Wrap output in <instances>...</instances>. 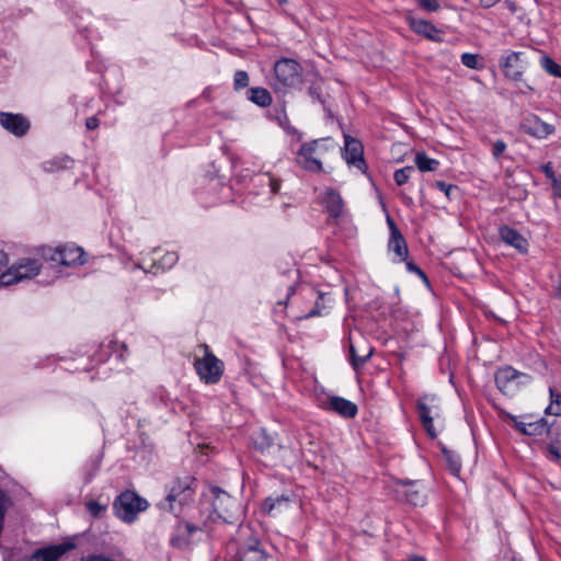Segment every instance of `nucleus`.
Returning a JSON list of instances; mask_svg holds the SVG:
<instances>
[{
  "label": "nucleus",
  "mask_w": 561,
  "mask_h": 561,
  "mask_svg": "<svg viewBox=\"0 0 561 561\" xmlns=\"http://www.w3.org/2000/svg\"><path fill=\"white\" fill-rule=\"evenodd\" d=\"M42 267L43 264L38 257H21L0 274V287H9L32 279L41 273Z\"/></svg>",
  "instance_id": "1"
},
{
  "label": "nucleus",
  "mask_w": 561,
  "mask_h": 561,
  "mask_svg": "<svg viewBox=\"0 0 561 561\" xmlns=\"http://www.w3.org/2000/svg\"><path fill=\"white\" fill-rule=\"evenodd\" d=\"M147 507L148 502L130 490L121 493L113 503L116 516L125 523H133Z\"/></svg>",
  "instance_id": "2"
},
{
  "label": "nucleus",
  "mask_w": 561,
  "mask_h": 561,
  "mask_svg": "<svg viewBox=\"0 0 561 561\" xmlns=\"http://www.w3.org/2000/svg\"><path fill=\"white\" fill-rule=\"evenodd\" d=\"M215 500L213 502L214 514L227 524L241 522L242 513L239 503L225 491L214 488Z\"/></svg>",
  "instance_id": "3"
},
{
  "label": "nucleus",
  "mask_w": 561,
  "mask_h": 561,
  "mask_svg": "<svg viewBox=\"0 0 561 561\" xmlns=\"http://www.w3.org/2000/svg\"><path fill=\"white\" fill-rule=\"evenodd\" d=\"M194 479L192 477H185L184 479H176L168 494V496L160 502L158 505L161 510L173 512L178 514V510L174 503L178 502L180 506L187 503L193 495L191 484Z\"/></svg>",
  "instance_id": "4"
},
{
  "label": "nucleus",
  "mask_w": 561,
  "mask_h": 561,
  "mask_svg": "<svg viewBox=\"0 0 561 561\" xmlns=\"http://www.w3.org/2000/svg\"><path fill=\"white\" fill-rule=\"evenodd\" d=\"M204 351L202 358H196L195 368L199 377L206 382H217L222 374V363L209 351V347L201 345Z\"/></svg>",
  "instance_id": "5"
},
{
  "label": "nucleus",
  "mask_w": 561,
  "mask_h": 561,
  "mask_svg": "<svg viewBox=\"0 0 561 561\" xmlns=\"http://www.w3.org/2000/svg\"><path fill=\"white\" fill-rule=\"evenodd\" d=\"M274 72L284 87H296L301 81V66L290 58L278 60L274 66Z\"/></svg>",
  "instance_id": "6"
},
{
  "label": "nucleus",
  "mask_w": 561,
  "mask_h": 561,
  "mask_svg": "<svg viewBox=\"0 0 561 561\" xmlns=\"http://www.w3.org/2000/svg\"><path fill=\"white\" fill-rule=\"evenodd\" d=\"M0 126L8 133L21 138L28 133L31 123L23 114L0 112Z\"/></svg>",
  "instance_id": "7"
},
{
  "label": "nucleus",
  "mask_w": 561,
  "mask_h": 561,
  "mask_svg": "<svg viewBox=\"0 0 561 561\" xmlns=\"http://www.w3.org/2000/svg\"><path fill=\"white\" fill-rule=\"evenodd\" d=\"M234 561H273L265 552L262 543L257 539H251L248 543L241 546L234 557Z\"/></svg>",
  "instance_id": "8"
},
{
  "label": "nucleus",
  "mask_w": 561,
  "mask_h": 561,
  "mask_svg": "<svg viewBox=\"0 0 561 561\" xmlns=\"http://www.w3.org/2000/svg\"><path fill=\"white\" fill-rule=\"evenodd\" d=\"M68 550H70V542L65 541L60 545L36 549L31 556L24 558L23 561H57Z\"/></svg>",
  "instance_id": "9"
},
{
  "label": "nucleus",
  "mask_w": 561,
  "mask_h": 561,
  "mask_svg": "<svg viewBox=\"0 0 561 561\" xmlns=\"http://www.w3.org/2000/svg\"><path fill=\"white\" fill-rule=\"evenodd\" d=\"M520 128L524 133L537 138H546L554 131V127L552 125L542 122L536 115L527 116L523 121Z\"/></svg>",
  "instance_id": "10"
},
{
  "label": "nucleus",
  "mask_w": 561,
  "mask_h": 561,
  "mask_svg": "<svg viewBox=\"0 0 561 561\" xmlns=\"http://www.w3.org/2000/svg\"><path fill=\"white\" fill-rule=\"evenodd\" d=\"M35 253L38 259L42 261L53 262L59 265H68L67 262V247L58 245L56 248H51L48 245H42L35 249Z\"/></svg>",
  "instance_id": "11"
},
{
  "label": "nucleus",
  "mask_w": 561,
  "mask_h": 561,
  "mask_svg": "<svg viewBox=\"0 0 561 561\" xmlns=\"http://www.w3.org/2000/svg\"><path fill=\"white\" fill-rule=\"evenodd\" d=\"M434 400H435L434 396L426 394V396L420 398L416 402L419 416L422 421L424 428L426 430V432L428 433V435L432 438L436 437V433L434 431L433 417L430 415V407L427 403H433Z\"/></svg>",
  "instance_id": "12"
},
{
  "label": "nucleus",
  "mask_w": 561,
  "mask_h": 561,
  "mask_svg": "<svg viewBox=\"0 0 561 561\" xmlns=\"http://www.w3.org/2000/svg\"><path fill=\"white\" fill-rule=\"evenodd\" d=\"M500 237L505 243L515 248L520 253L527 252V248H528L527 240L515 229H513L508 226H503L502 228H500Z\"/></svg>",
  "instance_id": "13"
},
{
  "label": "nucleus",
  "mask_w": 561,
  "mask_h": 561,
  "mask_svg": "<svg viewBox=\"0 0 561 561\" xmlns=\"http://www.w3.org/2000/svg\"><path fill=\"white\" fill-rule=\"evenodd\" d=\"M344 158L350 164L360 167L364 163L362 144L350 136H345Z\"/></svg>",
  "instance_id": "14"
},
{
  "label": "nucleus",
  "mask_w": 561,
  "mask_h": 561,
  "mask_svg": "<svg viewBox=\"0 0 561 561\" xmlns=\"http://www.w3.org/2000/svg\"><path fill=\"white\" fill-rule=\"evenodd\" d=\"M334 150L335 146L329 138L313 140L301 146V154H308L311 157L310 154L312 153H320L324 160L328 159L330 151Z\"/></svg>",
  "instance_id": "15"
},
{
  "label": "nucleus",
  "mask_w": 561,
  "mask_h": 561,
  "mask_svg": "<svg viewBox=\"0 0 561 561\" xmlns=\"http://www.w3.org/2000/svg\"><path fill=\"white\" fill-rule=\"evenodd\" d=\"M327 404L329 410L344 417H354L357 413V405L341 397H330Z\"/></svg>",
  "instance_id": "16"
},
{
  "label": "nucleus",
  "mask_w": 561,
  "mask_h": 561,
  "mask_svg": "<svg viewBox=\"0 0 561 561\" xmlns=\"http://www.w3.org/2000/svg\"><path fill=\"white\" fill-rule=\"evenodd\" d=\"M409 24L411 28L416 32L417 34H422L425 37L435 41V42H442V37L439 35V31L435 28L433 24L425 20L415 19L412 16H409Z\"/></svg>",
  "instance_id": "17"
},
{
  "label": "nucleus",
  "mask_w": 561,
  "mask_h": 561,
  "mask_svg": "<svg viewBox=\"0 0 561 561\" xmlns=\"http://www.w3.org/2000/svg\"><path fill=\"white\" fill-rule=\"evenodd\" d=\"M508 417L514 422L515 427L524 435L536 436L546 432V420L543 419L536 422L525 423L518 422L513 415H510Z\"/></svg>",
  "instance_id": "18"
},
{
  "label": "nucleus",
  "mask_w": 561,
  "mask_h": 561,
  "mask_svg": "<svg viewBox=\"0 0 561 561\" xmlns=\"http://www.w3.org/2000/svg\"><path fill=\"white\" fill-rule=\"evenodd\" d=\"M252 439L254 448L260 450L262 454L270 455L272 454V449H277L278 451L283 449L282 446H278L277 448L274 447L273 437L263 428L255 433Z\"/></svg>",
  "instance_id": "19"
},
{
  "label": "nucleus",
  "mask_w": 561,
  "mask_h": 561,
  "mask_svg": "<svg viewBox=\"0 0 561 561\" xmlns=\"http://www.w3.org/2000/svg\"><path fill=\"white\" fill-rule=\"evenodd\" d=\"M323 204L331 217L337 218L341 216L344 205L343 199L337 192L334 190H328L323 197Z\"/></svg>",
  "instance_id": "20"
},
{
  "label": "nucleus",
  "mask_w": 561,
  "mask_h": 561,
  "mask_svg": "<svg viewBox=\"0 0 561 561\" xmlns=\"http://www.w3.org/2000/svg\"><path fill=\"white\" fill-rule=\"evenodd\" d=\"M520 374L512 367H505L500 369L495 375V383L502 392L510 390L511 383H513Z\"/></svg>",
  "instance_id": "21"
},
{
  "label": "nucleus",
  "mask_w": 561,
  "mask_h": 561,
  "mask_svg": "<svg viewBox=\"0 0 561 561\" xmlns=\"http://www.w3.org/2000/svg\"><path fill=\"white\" fill-rule=\"evenodd\" d=\"M520 53H512L502 64L503 71L505 76L512 80H518L522 76V70L519 66Z\"/></svg>",
  "instance_id": "22"
},
{
  "label": "nucleus",
  "mask_w": 561,
  "mask_h": 561,
  "mask_svg": "<svg viewBox=\"0 0 561 561\" xmlns=\"http://www.w3.org/2000/svg\"><path fill=\"white\" fill-rule=\"evenodd\" d=\"M309 157L308 154H301V148L299 149L297 162L298 164L307 171L311 172H321L322 171V160H324L320 153H312Z\"/></svg>",
  "instance_id": "23"
},
{
  "label": "nucleus",
  "mask_w": 561,
  "mask_h": 561,
  "mask_svg": "<svg viewBox=\"0 0 561 561\" xmlns=\"http://www.w3.org/2000/svg\"><path fill=\"white\" fill-rule=\"evenodd\" d=\"M388 248L390 251L394 252L400 261H407L409 250L402 233L390 236Z\"/></svg>",
  "instance_id": "24"
},
{
  "label": "nucleus",
  "mask_w": 561,
  "mask_h": 561,
  "mask_svg": "<svg viewBox=\"0 0 561 561\" xmlns=\"http://www.w3.org/2000/svg\"><path fill=\"white\" fill-rule=\"evenodd\" d=\"M400 484L407 488V490H404L403 493L409 503H411L414 506L424 504L425 495L420 490L413 489L416 484L414 481L402 480L400 481Z\"/></svg>",
  "instance_id": "25"
},
{
  "label": "nucleus",
  "mask_w": 561,
  "mask_h": 561,
  "mask_svg": "<svg viewBox=\"0 0 561 561\" xmlns=\"http://www.w3.org/2000/svg\"><path fill=\"white\" fill-rule=\"evenodd\" d=\"M373 348L365 347L362 352H358L353 343L350 345V357L351 364L354 369H359L371 356Z\"/></svg>",
  "instance_id": "26"
},
{
  "label": "nucleus",
  "mask_w": 561,
  "mask_h": 561,
  "mask_svg": "<svg viewBox=\"0 0 561 561\" xmlns=\"http://www.w3.org/2000/svg\"><path fill=\"white\" fill-rule=\"evenodd\" d=\"M248 94L249 100L262 107L268 106L272 102L270 92L264 88H251Z\"/></svg>",
  "instance_id": "27"
},
{
  "label": "nucleus",
  "mask_w": 561,
  "mask_h": 561,
  "mask_svg": "<svg viewBox=\"0 0 561 561\" xmlns=\"http://www.w3.org/2000/svg\"><path fill=\"white\" fill-rule=\"evenodd\" d=\"M414 162L422 172L436 171L439 165L437 160L428 158L424 152H417Z\"/></svg>",
  "instance_id": "28"
},
{
  "label": "nucleus",
  "mask_w": 561,
  "mask_h": 561,
  "mask_svg": "<svg viewBox=\"0 0 561 561\" xmlns=\"http://www.w3.org/2000/svg\"><path fill=\"white\" fill-rule=\"evenodd\" d=\"M68 157H54L50 160H47L43 163V169L45 172L54 173L60 170H65L67 168Z\"/></svg>",
  "instance_id": "29"
},
{
  "label": "nucleus",
  "mask_w": 561,
  "mask_h": 561,
  "mask_svg": "<svg viewBox=\"0 0 561 561\" xmlns=\"http://www.w3.org/2000/svg\"><path fill=\"white\" fill-rule=\"evenodd\" d=\"M442 451H443L444 458L448 465V469L450 470V472L454 476H458L460 472V468H461L458 457L453 451H450L446 448H443Z\"/></svg>",
  "instance_id": "30"
},
{
  "label": "nucleus",
  "mask_w": 561,
  "mask_h": 561,
  "mask_svg": "<svg viewBox=\"0 0 561 561\" xmlns=\"http://www.w3.org/2000/svg\"><path fill=\"white\" fill-rule=\"evenodd\" d=\"M550 438L551 444H561V422L554 421L549 426L546 423V432Z\"/></svg>",
  "instance_id": "31"
},
{
  "label": "nucleus",
  "mask_w": 561,
  "mask_h": 561,
  "mask_svg": "<svg viewBox=\"0 0 561 561\" xmlns=\"http://www.w3.org/2000/svg\"><path fill=\"white\" fill-rule=\"evenodd\" d=\"M461 62L470 69H481L483 67L482 58L476 54H470V53L462 54Z\"/></svg>",
  "instance_id": "32"
},
{
  "label": "nucleus",
  "mask_w": 561,
  "mask_h": 561,
  "mask_svg": "<svg viewBox=\"0 0 561 561\" xmlns=\"http://www.w3.org/2000/svg\"><path fill=\"white\" fill-rule=\"evenodd\" d=\"M542 68L554 77H561V67L552 60L549 56L545 55L540 58Z\"/></svg>",
  "instance_id": "33"
},
{
  "label": "nucleus",
  "mask_w": 561,
  "mask_h": 561,
  "mask_svg": "<svg viewBox=\"0 0 561 561\" xmlns=\"http://www.w3.org/2000/svg\"><path fill=\"white\" fill-rule=\"evenodd\" d=\"M551 403L546 409V413L551 415H561V394L556 393L553 389H550Z\"/></svg>",
  "instance_id": "34"
},
{
  "label": "nucleus",
  "mask_w": 561,
  "mask_h": 561,
  "mask_svg": "<svg viewBox=\"0 0 561 561\" xmlns=\"http://www.w3.org/2000/svg\"><path fill=\"white\" fill-rule=\"evenodd\" d=\"M87 511L95 518H100L103 516L107 508V504H101L95 500H90L85 504Z\"/></svg>",
  "instance_id": "35"
},
{
  "label": "nucleus",
  "mask_w": 561,
  "mask_h": 561,
  "mask_svg": "<svg viewBox=\"0 0 561 561\" xmlns=\"http://www.w3.org/2000/svg\"><path fill=\"white\" fill-rule=\"evenodd\" d=\"M414 171L413 167H405L394 172V181L398 185H403L408 182L410 173Z\"/></svg>",
  "instance_id": "36"
},
{
  "label": "nucleus",
  "mask_w": 561,
  "mask_h": 561,
  "mask_svg": "<svg viewBox=\"0 0 561 561\" xmlns=\"http://www.w3.org/2000/svg\"><path fill=\"white\" fill-rule=\"evenodd\" d=\"M249 84V77L245 71H237L234 75V88L243 89Z\"/></svg>",
  "instance_id": "37"
},
{
  "label": "nucleus",
  "mask_w": 561,
  "mask_h": 561,
  "mask_svg": "<svg viewBox=\"0 0 561 561\" xmlns=\"http://www.w3.org/2000/svg\"><path fill=\"white\" fill-rule=\"evenodd\" d=\"M73 253H78V256L72 259V265H83L87 263V253L84 252L83 248H72V254Z\"/></svg>",
  "instance_id": "38"
},
{
  "label": "nucleus",
  "mask_w": 561,
  "mask_h": 561,
  "mask_svg": "<svg viewBox=\"0 0 561 561\" xmlns=\"http://www.w3.org/2000/svg\"><path fill=\"white\" fill-rule=\"evenodd\" d=\"M419 5L430 12L437 11L439 9V4L436 0H416Z\"/></svg>",
  "instance_id": "39"
},
{
  "label": "nucleus",
  "mask_w": 561,
  "mask_h": 561,
  "mask_svg": "<svg viewBox=\"0 0 561 561\" xmlns=\"http://www.w3.org/2000/svg\"><path fill=\"white\" fill-rule=\"evenodd\" d=\"M506 145L503 140H497L493 145L492 154L495 159L500 158V156L505 151Z\"/></svg>",
  "instance_id": "40"
},
{
  "label": "nucleus",
  "mask_w": 561,
  "mask_h": 561,
  "mask_svg": "<svg viewBox=\"0 0 561 561\" xmlns=\"http://www.w3.org/2000/svg\"><path fill=\"white\" fill-rule=\"evenodd\" d=\"M407 263V268L410 271V272H414L416 273L417 275H420L425 282H427V277L426 275L424 274V272L417 266L415 265L412 261H405Z\"/></svg>",
  "instance_id": "41"
},
{
  "label": "nucleus",
  "mask_w": 561,
  "mask_h": 561,
  "mask_svg": "<svg viewBox=\"0 0 561 561\" xmlns=\"http://www.w3.org/2000/svg\"><path fill=\"white\" fill-rule=\"evenodd\" d=\"M548 450L550 453V455L554 458V460H560L561 459V449H560V445H557V444H549L548 446Z\"/></svg>",
  "instance_id": "42"
},
{
  "label": "nucleus",
  "mask_w": 561,
  "mask_h": 561,
  "mask_svg": "<svg viewBox=\"0 0 561 561\" xmlns=\"http://www.w3.org/2000/svg\"><path fill=\"white\" fill-rule=\"evenodd\" d=\"M308 92H309V95L312 99H316V100H318L321 103L323 102L322 99H321L320 87L319 85H316V84L310 85Z\"/></svg>",
  "instance_id": "43"
},
{
  "label": "nucleus",
  "mask_w": 561,
  "mask_h": 561,
  "mask_svg": "<svg viewBox=\"0 0 561 561\" xmlns=\"http://www.w3.org/2000/svg\"><path fill=\"white\" fill-rule=\"evenodd\" d=\"M436 186H437L440 191L445 192V194H446L447 196H449V194H450V191H451V190L456 188V186L450 185V184H447V183H445V182H443V181H437V182H436Z\"/></svg>",
  "instance_id": "44"
},
{
  "label": "nucleus",
  "mask_w": 561,
  "mask_h": 561,
  "mask_svg": "<svg viewBox=\"0 0 561 561\" xmlns=\"http://www.w3.org/2000/svg\"><path fill=\"white\" fill-rule=\"evenodd\" d=\"M171 545L173 547H178V548H184L187 546V541L186 539H183L181 538L180 536H175L171 539Z\"/></svg>",
  "instance_id": "45"
},
{
  "label": "nucleus",
  "mask_w": 561,
  "mask_h": 561,
  "mask_svg": "<svg viewBox=\"0 0 561 561\" xmlns=\"http://www.w3.org/2000/svg\"><path fill=\"white\" fill-rule=\"evenodd\" d=\"M541 169L545 172V174L547 175V178H549L552 182H553V178H558L553 172L551 163H547V164L542 165Z\"/></svg>",
  "instance_id": "46"
},
{
  "label": "nucleus",
  "mask_w": 561,
  "mask_h": 561,
  "mask_svg": "<svg viewBox=\"0 0 561 561\" xmlns=\"http://www.w3.org/2000/svg\"><path fill=\"white\" fill-rule=\"evenodd\" d=\"M99 126V119L95 116H91L85 121V127L90 130L95 129Z\"/></svg>",
  "instance_id": "47"
},
{
  "label": "nucleus",
  "mask_w": 561,
  "mask_h": 561,
  "mask_svg": "<svg viewBox=\"0 0 561 561\" xmlns=\"http://www.w3.org/2000/svg\"><path fill=\"white\" fill-rule=\"evenodd\" d=\"M387 224L390 228V236L401 233L400 230L398 229L396 222L393 221V219L390 216L387 217Z\"/></svg>",
  "instance_id": "48"
},
{
  "label": "nucleus",
  "mask_w": 561,
  "mask_h": 561,
  "mask_svg": "<svg viewBox=\"0 0 561 561\" xmlns=\"http://www.w3.org/2000/svg\"><path fill=\"white\" fill-rule=\"evenodd\" d=\"M553 191H554V194L559 197H561V176L559 178H553Z\"/></svg>",
  "instance_id": "49"
},
{
  "label": "nucleus",
  "mask_w": 561,
  "mask_h": 561,
  "mask_svg": "<svg viewBox=\"0 0 561 561\" xmlns=\"http://www.w3.org/2000/svg\"><path fill=\"white\" fill-rule=\"evenodd\" d=\"M270 186H271V191L274 194H277L279 192V188H280V181L276 180V179H271L270 180Z\"/></svg>",
  "instance_id": "50"
},
{
  "label": "nucleus",
  "mask_w": 561,
  "mask_h": 561,
  "mask_svg": "<svg viewBox=\"0 0 561 561\" xmlns=\"http://www.w3.org/2000/svg\"><path fill=\"white\" fill-rule=\"evenodd\" d=\"M8 264V255L4 251L0 250V270Z\"/></svg>",
  "instance_id": "51"
},
{
  "label": "nucleus",
  "mask_w": 561,
  "mask_h": 561,
  "mask_svg": "<svg viewBox=\"0 0 561 561\" xmlns=\"http://www.w3.org/2000/svg\"><path fill=\"white\" fill-rule=\"evenodd\" d=\"M504 5L513 13H515L517 11V5L514 1H511V0H506L504 2Z\"/></svg>",
  "instance_id": "52"
},
{
  "label": "nucleus",
  "mask_w": 561,
  "mask_h": 561,
  "mask_svg": "<svg viewBox=\"0 0 561 561\" xmlns=\"http://www.w3.org/2000/svg\"><path fill=\"white\" fill-rule=\"evenodd\" d=\"M176 259L178 257H176L175 253H169L165 255L164 261L169 264H173L176 261Z\"/></svg>",
  "instance_id": "53"
},
{
  "label": "nucleus",
  "mask_w": 561,
  "mask_h": 561,
  "mask_svg": "<svg viewBox=\"0 0 561 561\" xmlns=\"http://www.w3.org/2000/svg\"><path fill=\"white\" fill-rule=\"evenodd\" d=\"M499 0H480L481 4L484 7V8H490L492 5H494Z\"/></svg>",
  "instance_id": "54"
},
{
  "label": "nucleus",
  "mask_w": 561,
  "mask_h": 561,
  "mask_svg": "<svg viewBox=\"0 0 561 561\" xmlns=\"http://www.w3.org/2000/svg\"><path fill=\"white\" fill-rule=\"evenodd\" d=\"M184 528H185V531H186L187 534H192L193 531L197 530V527H195V526H193V525H191V524H185V525H184Z\"/></svg>",
  "instance_id": "55"
},
{
  "label": "nucleus",
  "mask_w": 561,
  "mask_h": 561,
  "mask_svg": "<svg viewBox=\"0 0 561 561\" xmlns=\"http://www.w3.org/2000/svg\"><path fill=\"white\" fill-rule=\"evenodd\" d=\"M319 314V310L316 308L313 310H311L308 314H307V318H311V317H316Z\"/></svg>",
  "instance_id": "56"
},
{
  "label": "nucleus",
  "mask_w": 561,
  "mask_h": 561,
  "mask_svg": "<svg viewBox=\"0 0 561 561\" xmlns=\"http://www.w3.org/2000/svg\"><path fill=\"white\" fill-rule=\"evenodd\" d=\"M557 295L561 298V277H560V280H559Z\"/></svg>",
  "instance_id": "57"
},
{
  "label": "nucleus",
  "mask_w": 561,
  "mask_h": 561,
  "mask_svg": "<svg viewBox=\"0 0 561 561\" xmlns=\"http://www.w3.org/2000/svg\"><path fill=\"white\" fill-rule=\"evenodd\" d=\"M410 561H426L424 558L414 557Z\"/></svg>",
  "instance_id": "58"
},
{
  "label": "nucleus",
  "mask_w": 561,
  "mask_h": 561,
  "mask_svg": "<svg viewBox=\"0 0 561 561\" xmlns=\"http://www.w3.org/2000/svg\"><path fill=\"white\" fill-rule=\"evenodd\" d=\"M267 505H268V511L271 512V511L274 508L275 503H271V504H268V503L266 502V503H265V506H267Z\"/></svg>",
  "instance_id": "59"
},
{
  "label": "nucleus",
  "mask_w": 561,
  "mask_h": 561,
  "mask_svg": "<svg viewBox=\"0 0 561 561\" xmlns=\"http://www.w3.org/2000/svg\"><path fill=\"white\" fill-rule=\"evenodd\" d=\"M198 448L203 451L205 448H208L206 445H198Z\"/></svg>",
  "instance_id": "60"
},
{
  "label": "nucleus",
  "mask_w": 561,
  "mask_h": 561,
  "mask_svg": "<svg viewBox=\"0 0 561 561\" xmlns=\"http://www.w3.org/2000/svg\"><path fill=\"white\" fill-rule=\"evenodd\" d=\"M279 4H284L287 2V0H277Z\"/></svg>",
  "instance_id": "61"
},
{
  "label": "nucleus",
  "mask_w": 561,
  "mask_h": 561,
  "mask_svg": "<svg viewBox=\"0 0 561 561\" xmlns=\"http://www.w3.org/2000/svg\"><path fill=\"white\" fill-rule=\"evenodd\" d=\"M512 561H516V560H512Z\"/></svg>",
  "instance_id": "62"
}]
</instances>
